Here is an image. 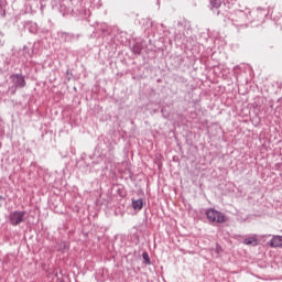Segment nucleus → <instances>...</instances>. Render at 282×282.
Returning <instances> with one entry per match:
<instances>
[{
	"label": "nucleus",
	"instance_id": "1",
	"mask_svg": "<svg viewBox=\"0 0 282 282\" xmlns=\"http://www.w3.org/2000/svg\"><path fill=\"white\" fill-rule=\"evenodd\" d=\"M207 219L214 224H226V216L215 209H208L206 212Z\"/></svg>",
	"mask_w": 282,
	"mask_h": 282
},
{
	"label": "nucleus",
	"instance_id": "2",
	"mask_svg": "<svg viewBox=\"0 0 282 282\" xmlns=\"http://www.w3.org/2000/svg\"><path fill=\"white\" fill-rule=\"evenodd\" d=\"M24 218H25V212H12L9 215V221L11 226H19V224H23Z\"/></svg>",
	"mask_w": 282,
	"mask_h": 282
},
{
	"label": "nucleus",
	"instance_id": "3",
	"mask_svg": "<svg viewBox=\"0 0 282 282\" xmlns=\"http://www.w3.org/2000/svg\"><path fill=\"white\" fill-rule=\"evenodd\" d=\"M12 82L14 83L15 87H25V78L21 75H13L11 76Z\"/></svg>",
	"mask_w": 282,
	"mask_h": 282
},
{
	"label": "nucleus",
	"instance_id": "4",
	"mask_svg": "<svg viewBox=\"0 0 282 282\" xmlns=\"http://www.w3.org/2000/svg\"><path fill=\"white\" fill-rule=\"evenodd\" d=\"M271 248H282V236H273L270 240Z\"/></svg>",
	"mask_w": 282,
	"mask_h": 282
},
{
	"label": "nucleus",
	"instance_id": "5",
	"mask_svg": "<svg viewBox=\"0 0 282 282\" xmlns=\"http://www.w3.org/2000/svg\"><path fill=\"white\" fill-rule=\"evenodd\" d=\"M245 246H259V240L257 239V236H251L249 238H246L243 240Z\"/></svg>",
	"mask_w": 282,
	"mask_h": 282
},
{
	"label": "nucleus",
	"instance_id": "6",
	"mask_svg": "<svg viewBox=\"0 0 282 282\" xmlns=\"http://www.w3.org/2000/svg\"><path fill=\"white\" fill-rule=\"evenodd\" d=\"M144 206V203L142 202V199H137L132 202V207L134 210H142Z\"/></svg>",
	"mask_w": 282,
	"mask_h": 282
},
{
	"label": "nucleus",
	"instance_id": "7",
	"mask_svg": "<svg viewBox=\"0 0 282 282\" xmlns=\"http://www.w3.org/2000/svg\"><path fill=\"white\" fill-rule=\"evenodd\" d=\"M142 258L144 259V261H147V263H151V260L149 259V253L143 252Z\"/></svg>",
	"mask_w": 282,
	"mask_h": 282
},
{
	"label": "nucleus",
	"instance_id": "8",
	"mask_svg": "<svg viewBox=\"0 0 282 282\" xmlns=\"http://www.w3.org/2000/svg\"><path fill=\"white\" fill-rule=\"evenodd\" d=\"M210 3L213 6V8H219V3L215 2V0H212Z\"/></svg>",
	"mask_w": 282,
	"mask_h": 282
},
{
	"label": "nucleus",
	"instance_id": "9",
	"mask_svg": "<svg viewBox=\"0 0 282 282\" xmlns=\"http://www.w3.org/2000/svg\"><path fill=\"white\" fill-rule=\"evenodd\" d=\"M3 202H6V199L3 198V196H0V208L1 206H3Z\"/></svg>",
	"mask_w": 282,
	"mask_h": 282
}]
</instances>
